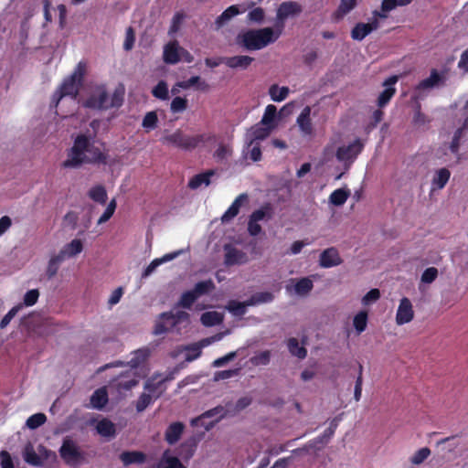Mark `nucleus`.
<instances>
[{
	"label": "nucleus",
	"mask_w": 468,
	"mask_h": 468,
	"mask_svg": "<svg viewBox=\"0 0 468 468\" xmlns=\"http://www.w3.org/2000/svg\"><path fill=\"white\" fill-rule=\"evenodd\" d=\"M161 319L166 320L170 327H176V325L186 323H189V314L185 311H171L161 314Z\"/></svg>",
	"instance_id": "18"
},
{
	"label": "nucleus",
	"mask_w": 468,
	"mask_h": 468,
	"mask_svg": "<svg viewBox=\"0 0 468 468\" xmlns=\"http://www.w3.org/2000/svg\"><path fill=\"white\" fill-rule=\"evenodd\" d=\"M187 108V100L182 97H176L170 105L171 112L174 113L182 112Z\"/></svg>",
	"instance_id": "56"
},
{
	"label": "nucleus",
	"mask_w": 468,
	"mask_h": 468,
	"mask_svg": "<svg viewBox=\"0 0 468 468\" xmlns=\"http://www.w3.org/2000/svg\"><path fill=\"white\" fill-rule=\"evenodd\" d=\"M203 141L204 135H187L179 129L172 133L165 134L162 138L164 144H171L183 150H193Z\"/></svg>",
	"instance_id": "7"
},
{
	"label": "nucleus",
	"mask_w": 468,
	"mask_h": 468,
	"mask_svg": "<svg viewBox=\"0 0 468 468\" xmlns=\"http://www.w3.org/2000/svg\"><path fill=\"white\" fill-rule=\"evenodd\" d=\"M273 298V294L270 292H260L254 293L250 299H248L247 304H250V306H252L260 303H270Z\"/></svg>",
	"instance_id": "38"
},
{
	"label": "nucleus",
	"mask_w": 468,
	"mask_h": 468,
	"mask_svg": "<svg viewBox=\"0 0 468 468\" xmlns=\"http://www.w3.org/2000/svg\"><path fill=\"white\" fill-rule=\"evenodd\" d=\"M313 281L307 277L298 280L294 284V292L299 296H306L313 290Z\"/></svg>",
	"instance_id": "29"
},
{
	"label": "nucleus",
	"mask_w": 468,
	"mask_h": 468,
	"mask_svg": "<svg viewBox=\"0 0 468 468\" xmlns=\"http://www.w3.org/2000/svg\"><path fill=\"white\" fill-rule=\"evenodd\" d=\"M215 289V284L212 280H207L197 282L194 289L191 290L195 295L199 298L200 296L208 293Z\"/></svg>",
	"instance_id": "41"
},
{
	"label": "nucleus",
	"mask_w": 468,
	"mask_h": 468,
	"mask_svg": "<svg viewBox=\"0 0 468 468\" xmlns=\"http://www.w3.org/2000/svg\"><path fill=\"white\" fill-rule=\"evenodd\" d=\"M276 113H277L276 107L272 104L268 105L266 107V110H265V112L261 119V123L262 125H269V126L273 127L272 123H273L274 118L276 116Z\"/></svg>",
	"instance_id": "49"
},
{
	"label": "nucleus",
	"mask_w": 468,
	"mask_h": 468,
	"mask_svg": "<svg viewBox=\"0 0 468 468\" xmlns=\"http://www.w3.org/2000/svg\"><path fill=\"white\" fill-rule=\"evenodd\" d=\"M59 454L65 463L71 467H76L86 461V453L77 441L69 437L64 438L59 448Z\"/></svg>",
	"instance_id": "5"
},
{
	"label": "nucleus",
	"mask_w": 468,
	"mask_h": 468,
	"mask_svg": "<svg viewBox=\"0 0 468 468\" xmlns=\"http://www.w3.org/2000/svg\"><path fill=\"white\" fill-rule=\"evenodd\" d=\"M182 47L177 41H171L164 47L163 59L166 64H176L181 59Z\"/></svg>",
	"instance_id": "14"
},
{
	"label": "nucleus",
	"mask_w": 468,
	"mask_h": 468,
	"mask_svg": "<svg viewBox=\"0 0 468 468\" xmlns=\"http://www.w3.org/2000/svg\"><path fill=\"white\" fill-rule=\"evenodd\" d=\"M343 262L338 250L334 248H328L322 251L319 256V265L323 268H332L340 265Z\"/></svg>",
	"instance_id": "12"
},
{
	"label": "nucleus",
	"mask_w": 468,
	"mask_h": 468,
	"mask_svg": "<svg viewBox=\"0 0 468 468\" xmlns=\"http://www.w3.org/2000/svg\"><path fill=\"white\" fill-rule=\"evenodd\" d=\"M159 468H186L177 457L169 455V452L165 451L159 463Z\"/></svg>",
	"instance_id": "34"
},
{
	"label": "nucleus",
	"mask_w": 468,
	"mask_h": 468,
	"mask_svg": "<svg viewBox=\"0 0 468 468\" xmlns=\"http://www.w3.org/2000/svg\"><path fill=\"white\" fill-rule=\"evenodd\" d=\"M438 274H439V271H438L437 268H435V267L427 268L421 274L420 282L422 283L430 284L437 279Z\"/></svg>",
	"instance_id": "53"
},
{
	"label": "nucleus",
	"mask_w": 468,
	"mask_h": 468,
	"mask_svg": "<svg viewBox=\"0 0 468 468\" xmlns=\"http://www.w3.org/2000/svg\"><path fill=\"white\" fill-rule=\"evenodd\" d=\"M23 458L26 463L32 466H41L40 458L37 456V449L28 441L23 450Z\"/></svg>",
	"instance_id": "24"
},
{
	"label": "nucleus",
	"mask_w": 468,
	"mask_h": 468,
	"mask_svg": "<svg viewBox=\"0 0 468 468\" xmlns=\"http://www.w3.org/2000/svg\"><path fill=\"white\" fill-rule=\"evenodd\" d=\"M172 328L173 327L169 326L168 322L166 320L161 319V314H160L159 320L156 322L153 333L155 335H162V334L167 332L169 329H172Z\"/></svg>",
	"instance_id": "64"
},
{
	"label": "nucleus",
	"mask_w": 468,
	"mask_h": 468,
	"mask_svg": "<svg viewBox=\"0 0 468 468\" xmlns=\"http://www.w3.org/2000/svg\"><path fill=\"white\" fill-rule=\"evenodd\" d=\"M232 154V150L229 146L225 144H220L218 148L214 153V157L218 162H222L229 157Z\"/></svg>",
	"instance_id": "58"
},
{
	"label": "nucleus",
	"mask_w": 468,
	"mask_h": 468,
	"mask_svg": "<svg viewBox=\"0 0 468 468\" xmlns=\"http://www.w3.org/2000/svg\"><path fill=\"white\" fill-rule=\"evenodd\" d=\"M356 5V0H341L339 6L334 16L336 20L342 19L346 14L353 10Z\"/></svg>",
	"instance_id": "35"
},
{
	"label": "nucleus",
	"mask_w": 468,
	"mask_h": 468,
	"mask_svg": "<svg viewBox=\"0 0 468 468\" xmlns=\"http://www.w3.org/2000/svg\"><path fill=\"white\" fill-rule=\"evenodd\" d=\"M214 175V170H207L205 173L196 175L188 182V187L191 189H197L203 184L205 186H208L210 184V177Z\"/></svg>",
	"instance_id": "25"
},
{
	"label": "nucleus",
	"mask_w": 468,
	"mask_h": 468,
	"mask_svg": "<svg viewBox=\"0 0 468 468\" xmlns=\"http://www.w3.org/2000/svg\"><path fill=\"white\" fill-rule=\"evenodd\" d=\"M97 432L102 437L113 438L116 434L115 424L108 419H102L96 425Z\"/></svg>",
	"instance_id": "23"
},
{
	"label": "nucleus",
	"mask_w": 468,
	"mask_h": 468,
	"mask_svg": "<svg viewBox=\"0 0 468 468\" xmlns=\"http://www.w3.org/2000/svg\"><path fill=\"white\" fill-rule=\"evenodd\" d=\"M269 94L272 101H282L289 94L288 87H279L277 84H273L269 89Z\"/></svg>",
	"instance_id": "40"
},
{
	"label": "nucleus",
	"mask_w": 468,
	"mask_h": 468,
	"mask_svg": "<svg viewBox=\"0 0 468 468\" xmlns=\"http://www.w3.org/2000/svg\"><path fill=\"white\" fill-rule=\"evenodd\" d=\"M86 71L87 64L80 61L74 72L63 81L59 90L55 93L53 102H55L56 106L64 96H71L73 99L77 97Z\"/></svg>",
	"instance_id": "4"
},
{
	"label": "nucleus",
	"mask_w": 468,
	"mask_h": 468,
	"mask_svg": "<svg viewBox=\"0 0 468 468\" xmlns=\"http://www.w3.org/2000/svg\"><path fill=\"white\" fill-rule=\"evenodd\" d=\"M441 80V76L437 72V70L433 69L431 70V73L429 78L421 80L419 85L417 86L415 90V94L413 96V99L415 101H419L423 97L422 90H431L434 88Z\"/></svg>",
	"instance_id": "16"
},
{
	"label": "nucleus",
	"mask_w": 468,
	"mask_h": 468,
	"mask_svg": "<svg viewBox=\"0 0 468 468\" xmlns=\"http://www.w3.org/2000/svg\"><path fill=\"white\" fill-rule=\"evenodd\" d=\"M363 148L364 142L361 139H356L348 144H344L337 148L335 156L337 161L343 164L345 171L349 169Z\"/></svg>",
	"instance_id": "8"
},
{
	"label": "nucleus",
	"mask_w": 468,
	"mask_h": 468,
	"mask_svg": "<svg viewBox=\"0 0 468 468\" xmlns=\"http://www.w3.org/2000/svg\"><path fill=\"white\" fill-rule=\"evenodd\" d=\"M116 206H117L116 200L114 198L112 199L110 201V203L108 204L104 213L99 218V220H98L99 225L105 223L112 218V216L113 215V213L115 211Z\"/></svg>",
	"instance_id": "57"
},
{
	"label": "nucleus",
	"mask_w": 468,
	"mask_h": 468,
	"mask_svg": "<svg viewBox=\"0 0 468 468\" xmlns=\"http://www.w3.org/2000/svg\"><path fill=\"white\" fill-rule=\"evenodd\" d=\"M216 415H220L219 419L223 418L226 415V410L224 409V407L218 406V407H215L214 409L207 410L206 412H204L198 418H196V419L192 420L191 423H192V425H197V421L200 419H202V418H211V417H214Z\"/></svg>",
	"instance_id": "48"
},
{
	"label": "nucleus",
	"mask_w": 468,
	"mask_h": 468,
	"mask_svg": "<svg viewBox=\"0 0 468 468\" xmlns=\"http://www.w3.org/2000/svg\"><path fill=\"white\" fill-rule=\"evenodd\" d=\"M282 35V27L249 29L236 37V44L246 50H260L274 43Z\"/></svg>",
	"instance_id": "2"
},
{
	"label": "nucleus",
	"mask_w": 468,
	"mask_h": 468,
	"mask_svg": "<svg viewBox=\"0 0 468 468\" xmlns=\"http://www.w3.org/2000/svg\"><path fill=\"white\" fill-rule=\"evenodd\" d=\"M414 318V310L410 300L403 297L397 310L396 323L398 325H402L411 322Z\"/></svg>",
	"instance_id": "10"
},
{
	"label": "nucleus",
	"mask_w": 468,
	"mask_h": 468,
	"mask_svg": "<svg viewBox=\"0 0 468 468\" xmlns=\"http://www.w3.org/2000/svg\"><path fill=\"white\" fill-rule=\"evenodd\" d=\"M370 34L369 26L365 23L356 24L351 31V37L354 40L361 41Z\"/></svg>",
	"instance_id": "42"
},
{
	"label": "nucleus",
	"mask_w": 468,
	"mask_h": 468,
	"mask_svg": "<svg viewBox=\"0 0 468 468\" xmlns=\"http://www.w3.org/2000/svg\"><path fill=\"white\" fill-rule=\"evenodd\" d=\"M106 155L94 144L91 135L79 134L62 163L65 168H79L84 164L106 163Z\"/></svg>",
	"instance_id": "1"
},
{
	"label": "nucleus",
	"mask_w": 468,
	"mask_h": 468,
	"mask_svg": "<svg viewBox=\"0 0 468 468\" xmlns=\"http://www.w3.org/2000/svg\"><path fill=\"white\" fill-rule=\"evenodd\" d=\"M271 351L265 350L250 357V362L255 366H266L271 361Z\"/></svg>",
	"instance_id": "46"
},
{
	"label": "nucleus",
	"mask_w": 468,
	"mask_h": 468,
	"mask_svg": "<svg viewBox=\"0 0 468 468\" xmlns=\"http://www.w3.org/2000/svg\"><path fill=\"white\" fill-rule=\"evenodd\" d=\"M152 94L154 97L166 101L169 99V91L167 83L164 80H160L157 85L153 89Z\"/></svg>",
	"instance_id": "45"
},
{
	"label": "nucleus",
	"mask_w": 468,
	"mask_h": 468,
	"mask_svg": "<svg viewBox=\"0 0 468 468\" xmlns=\"http://www.w3.org/2000/svg\"><path fill=\"white\" fill-rule=\"evenodd\" d=\"M336 427H337V423L335 422V420H333L330 423V426L328 427V429H326L325 431L324 432V434L321 437H319V441L321 442L322 446H324L328 443L329 440L335 433Z\"/></svg>",
	"instance_id": "61"
},
{
	"label": "nucleus",
	"mask_w": 468,
	"mask_h": 468,
	"mask_svg": "<svg viewBox=\"0 0 468 468\" xmlns=\"http://www.w3.org/2000/svg\"><path fill=\"white\" fill-rule=\"evenodd\" d=\"M22 305L21 304H18V305H16L14 306L4 317L3 319L1 320L0 322V328L1 329H4L5 328L9 323L11 322V320L16 315V314L18 313V311L21 309Z\"/></svg>",
	"instance_id": "62"
},
{
	"label": "nucleus",
	"mask_w": 468,
	"mask_h": 468,
	"mask_svg": "<svg viewBox=\"0 0 468 468\" xmlns=\"http://www.w3.org/2000/svg\"><path fill=\"white\" fill-rule=\"evenodd\" d=\"M224 264L226 266L243 265L249 262L248 254L242 250L228 243L223 246Z\"/></svg>",
	"instance_id": "9"
},
{
	"label": "nucleus",
	"mask_w": 468,
	"mask_h": 468,
	"mask_svg": "<svg viewBox=\"0 0 468 468\" xmlns=\"http://www.w3.org/2000/svg\"><path fill=\"white\" fill-rule=\"evenodd\" d=\"M272 126L264 125L263 126H256L253 128V137L255 140H263L267 136H269Z\"/></svg>",
	"instance_id": "59"
},
{
	"label": "nucleus",
	"mask_w": 468,
	"mask_h": 468,
	"mask_svg": "<svg viewBox=\"0 0 468 468\" xmlns=\"http://www.w3.org/2000/svg\"><path fill=\"white\" fill-rule=\"evenodd\" d=\"M197 299V297L195 295V293L190 290L187 292H185L178 302V306H181L183 308H190L191 305L195 303V301Z\"/></svg>",
	"instance_id": "52"
},
{
	"label": "nucleus",
	"mask_w": 468,
	"mask_h": 468,
	"mask_svg": "<svg viewBox=\"0 0 468 468\" xmlns=\"http://www.w3.org/2000/svg\"><path fill=\"white\" fill-rule=\"evenodd\" d=\"M450 171L446 168L440 169L432 179V185L438 189H441L447 184L450 178Z\"/></svg>",
	"instance_id": "44"
},
{
	"label": "nucleus",
	"mask_w": 468,
	"mask_h": 468,
	"mask_svg": "<svg viewBox=\"0 0 468 468\" xmlns=\"http://www.w3.org/2000/svg\"><path fill=\"white\" fill-rule=\"evenodd\" d=\"M398 80V76L393 75L384 81L383 86L385 87V90L379 94L378 98V107H384L393 97L396 92V90L393 86L397 83Z\"/></svg>",
	"instance_id": "13"
},
{
	"label": "nucleus",
	"mask_w": 468,
	"mask_h": 468,
	"mask_svg": "<svg viewBox=\"0 0 468 468\" xmlns=\"http://www.w3.org/2000/svg\"><path fill=\"white\" fill-rule=\"evenodd\" d=\"M249 202V196L245 193L240 194L229 207V209L221 217L223 224L229 223L232 220L239 211V208Z\"/></svg>",
	"instance_id": "15"
},
{
	"label": "nucleus",
	"mask_w": 468,
	"mask_h": 468,
	"mask_svg": "<svg viewBox=\"0 0 468 468\" xmlns=\"http://www.w3.org/2000/svg\"><path fill=\"white\" fill-rule=\"evenodd\" d=\"M185 425L182 422L171 423L165 431V439L170 444L176 443L184 431Z\"/></svg>",
	"instance_id": "20"
},
{
	"label": "nucleus",
	"mask_w": 468,
	"mask_h": 468,
	"mask_svg": "<svg viewBox=\"0 0 468 468\" xmlns=\"http://www.w3.org/2000/svg\"><path fill=\"white\" fill-rule=\"evenodd\" d=\"M229 330H226L224 332L218 333L212 336L203 338L199 342L187 346H178L173 356H176L178 354L185 352V360L187 362H191L200 356L201 350L203 347H206L213 344L214 342L221 340L225 335H229Z\"/></svg>",
	"instance_id": "6"
},
{
	"label": "nucleus",
	"mask_w": 468,
	"mask_h": 468,
	"mask_svg": "<svg viewBox=\"0 0 468 468\" xmlns=\"http://www.w3.org/2000/svg\"><path fill=\"white\" fill-rule=\"evenodd\" d=\"M248 306L250 304H247V300L244 302L229 301L226 308L235 315H241L245 314Z\"/></svg>",
	"instance_id": "47"
},
{
	"label": "nucleus",
	"mask_w": 468,
	"mask_h": 468,
	"mask_svg": "<svg viewBox=\"0 0 468 468\" xmlns=\"http://www.w3.org/2000/svg\"><path fill=\"white\" fill-rule=\"evenodd\" d=\"M223 314L216 311L206 312L200 317V321L205 326L220 324L223 322Z\"/></svg>",
	"instance_id": "26"
},
{
	"label": "nucleus",
	"mask_w": 468,
	"mask_h": 468,
	"mask_svg": "<svg viewBox=\"0 0 468 468\" xmlns=\"http://www.w3.org/2000/svg\"><path fill=\"white\" fill-rule=\"evenodd\" d=\"M93 409L101 410L108 402L106 388H101L94 391L90 399Z\"/></svg>",
	"instance_id": "22"
},
{
	"label": "nucleus",
	"mask_w": 468,
	"mask_h": 468,
	"mask_svg": "<svg viewBox=\"0 0 468 468\" xmlns=\"http://www.w3.org/2000/svg\"><path fill=\"white\" fill-rule=\"evenodd\" d=\"M350 196L347 188H339L335 190L329 197V202L335 206L340 207L346 203Z\"/></svg>",
	"instance_id": "30"
},
{
	"label": "nucleus",
	"mask_w": 468,
	"mask_h": 468,
	"mask_svg": "<svg viewBox=\"0 0 468 468\" xmlns=\"http://www.w3.org/2000/svg\"><path fill=\"white\" fill-rule=\"evenodd\" d=\"M380 297V292L378 289L370 290L363 298L362 303L364 305L371 304L372 303L377 302Z\"/></svg>",
	"instance_id": "63"
},
{
	"label": "nucleus",
	"mask_w": 468,
	"mask_h": 468,
	"mask_svg": "<svg viewBox=\"0 0 468 468\" xmlns=\"http://www.w3.org/2000/svg\"><path fill=\"white\" fill-rule=\"evenodd\" d=\"M157 114L155 112H149L145 114L143 120V127L146 130H153L157 126Z\"/></svg>",
	"instance_id": "54"
},
{
	"label": "nucleus",
	"mask_w": 468,
	"mask_h": 468,
	"mask_svg": "<svg viewBox=\"0 0 468 468\" xmlns=\"http://www.w3.org/2000/svg\"><path fill=\"white\" fill-rule=\"evenodd\" d=\"M120 459L127 466L132 463H143L145 461V455L141 452H123Z\"/></svg>",
	"instance_id": "27"
},
{
	"label": "nucleus",
	"mask_w": 468,
	"mask_h": 468,
	"mask_svg": "<svg viewBox=\"0 0 468 468\" xmlns=\"http://www.w3.org/2000/svg\"><path fill=\"white\" fill-rule=\"evenodd\" d=\"M252 400L253 399L251 396L246 395L239 398L234 405L230 403L227 404V407L229 408V412L237 414L248 408L252 403Z\"/></svg>",
	"instance_id": "32"
},
{
	"label": "nucleus",
	"mask_w": 468,
	"mask_h": 468,
	"mask_svg": "<svg viewBox=\"0 0 468 468\" xmlns=\"http://www.w3.org/2000/svg\"><path fill=\"white\" fill-rule=\"evenodd\" d=\"M272 218V209L271 205L266 204L261 208L255 210L252 212V214L250 216V218H251L253 221L259 222L261 220H269Z\"/></svg>",
	"instance_id": "36"
},
{
	"label": "nucleus",
	"mask_w": 468,
	"mask_h": 468,
	"mask_svg": "<svg viewBox=\"0 0 468 468\" xmlns=\"http://www.w3.org/2000/svg\"><path fill=\"white\" fill-rule=\"evenodd\" d=\"M83 249L82 242L80 239H73L71 242L63 247L58 252L63 258L73 257L80 253Z\"/></svg>",
	"instance_id": "28"
},
{
	"label": "nucleus",
	"mask_w": 468,
	"mask_h": 468,
	"mask_svg": "<svg viewBox=\"0 0 468 468\" xmlns=\"http://www.w3.org/2000/svg\"><path fill=\"white\" fill-rule=\"evenodd\" d=\"M302 12V7L295 2H284L282 3L277 11V21L279 25L276 27H282L283 29V22L290 16H295Z\"/></svg>",
	"instance_id": "11"
},
{
	"label": "nucleus",
	"mask_w": 468,
	"mask_h": 468,
	"mask_svg": "<svg viewBox=\"0 0 468 468\" xmlns=\"http://www.w3.org/2000/svg\"><path fill=\"white\" fill-rule=\"evenodd\" d=\"M290 353L297 356L298 358H304L307 355V351L303 346H301L296 338H290L287 343Z\"/></svg>",
	"instance_id": "39"
},
{
	"label": "nucleus",
	"mask_w": 468,
	"mask_h": 468,
	"mask_svg": "<svg viewBox=\"0 0 468 468\" xmlns=\"http://www.w3.org/2000/svg\"><path fill=\"white\" fill-rule=\"evenodd\" d=\"M239 14V8L236 5H231L227 8L215 21L217 29L222 27L227 24L232 17Z\"/></svg>",
	"instance_id": "33"
},
{
	"label": "nucleus",
	"mask_w": 468,
	"mask_h": 468,
	"mask_svg": "<svg viewBox=\"0 0 468 468\" xmlns=\"http://www.w3.org/2000/svg\"><path fill=\"white\" fill-rule=\"evenodd\" d=\"M89 197L100 204H105L107 200V192L104 186H96L90 189Z\"/></svg>",
	"instance_id": "43"
},
{
	"label": "nucleus",
	"mask_w": 468,
	"mask_h": 468,
	"mask_svg": "<svg viewBox=\"0 0 468 468\" xmlns=\"http://www.w3.org/2000/svg\"><path fill=\"white\" fill-rule=\"evenodd\" d=\"M431 454V450L427 447L421 448L415 452L411 457L410 462L413 464L419 465L422 463Z\"/></svg>",
	"instance_id": "55"
},
{
	"label": "nucleus",
	"mask_w": 468,
	"mask_h": 468,
	"mask_svg": "<svg viewBox=\"0 0 468 468\" xmlns=\"http://www.w3.org/2000/svg\"><path fill=\"white\" fill-rule=\"evenodd\" d=\"M144 389L151 394L153 398H159L166 389L164 380H160L159 376H153L144 384Z\"/></svg>",
	"instance_id": "19"
},
{
	"label": "nucleus",
	"mask_w": 468,
	"mask_h": 468,
	"mask_svg": "<svg viewBox=\"0 0 468 468\" xmlns=\"http://www.w3.org/2000/svg\"><path fill=\"white\" fill-rule=\"evenodd\" d=\"M47 420V417L43 413H37L29 417L27 420V426L29 429L35 430L43 425Z\"/></svg>",
	"instance_id": "50"
},
{
	"label": "nucleus",
	"mask_w": 468,
	"mask_h": 468,
	"mask_svg": "<svg viewBox=\"0 0 468 468\" xmlns=\"http://www.w3.org/2000/svg\"><path fill=\"white\" fill-rule=\"evenodd\" d=\"M311 108L306 106L302 111L301 114L297 118V124L302 131V133L305 135H310L313 133V126L311 122Z\"/></svg>",
	"instance_id": "21"
},
{
	"label": "nucleus",
	"mask_w": 468,
	"mask_h": 468,
	"mask_svg": "<svg viewBox=\"0 0 468 468\" xmlns=\"http://www.w3.org/2000/svg\"><path fill=\"white\" fill-rule=\"evenodd\" d=\"M149 356V350L147 348H142L133 353L132 358L127 362V365L133 368L139 367L143 364Z\"/></svg>",
	"instance_id": "37"
},
{
	"label": "nucleus",
	"mask_w": 468,
	"mask_h": 468,
	"mask_svg": "<svg viewBox=\"0 0 468 468\" xmlns=\"http://www.w3.org/2000/svg\"><path fill=\"white\" fill-rule=\"evenodd\" d=\"M254 58L247 55L221 58L220 62L230 69H246L252 63Z\"/></svg>",
	"instance_id": "17"
},
{
	"label": "nucleus",
	"mask_w": 468,
	"mask_h": 468,
	"mask_svg": "<svg viewBox=\"0 0 468 468\" xmlns=\"http://www.w3.org/2000/svg\"><path fill=\"white\" fill-rule=\"evenodd\" d=\"M367 314L366 312H360L354 317V326L358 334L362 333L367 327Z\"/></svg>",
	"instance_id": "51"
},
{
	"label": "nucleus",
	"mask_w": 468,
	"mask_h": 468,
	"mask_svg": "<svg viewBox=\"0 0 468 468\" xmlns=\"http://www.w3.org/2000/svg\"><path fill=\"white\" fill-rule=\"evenodd\" d=\"M122 102V94L117 90L110 96L105 86L99 85L92 88L83 106L94 110H107L119 107Z\"/></svg>",
	"instance_id": "3"
},
{
	"label": "nucleus",
	"mask_w": 468,
	"mask_h": 468,
	"mask_svg": "<svg viewBox=\"0 0 468 468\" xmlns=\"http://www.w3.org/2000/svg\"><path fill=\"white\" fill-rule=\"evenodd\" d=\"M152 395L148 393H143L139 397L136 402V410L138 412L144 411L152 402Z\"/></svg>",
	"instance_id": "60"
},
{
	"label": "nucleus",
	"mask_w": 468,
	"mask_h": 468,
	"mask_svg": "<svg viewBox=\"0 0 468 468\" xmlns=\"http://www.w3.org/2000/svg\"><path fill=\"white\" fill-rule=\"evenodd\" d=\"M64 260L63 255H60L59 253L50 258L46 271V275L48 280L52 279L57 274L59 266Z\"/></svg>",
	"instance_id": "31"
}]
</instances>
